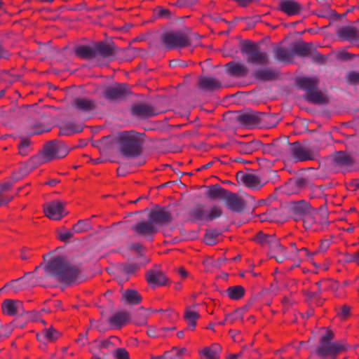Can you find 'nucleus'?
<instances>
[{
    "label": "nucleus",
    "instance_id": "nucleus-1",
    "mask_svg": "<svg viewBox=\"0 0 359 359\" xmlns=\"http://www.w3.org/2000/svg\"><path fill=\"white\" fill-rule=\"evenodd\" d=\"M44 271L46 277L67 285L77 284L83 280L80 268L69 263L62 256L51 259L44 266Z\"/></svg>",
    "mask_w": 359,
    "mask_h": 359
},
{
    "label": "nucleus",
    "instance_id": "nucleus-2",
    "mask_svg": "<svg viewBox=\"0 0 359 359\" xmlns=\"http://www.w3.org/2000/svg\"><path fill=\"white\" fill-rule=\"evenodd\" d=\"M119 154L124 158L130 159L140 156L143 151L144 134L135 130L118 132L114 137Z\"/></svg>",
    "mask_w": 359,
    "mask_h": 359
},
{
    "label": "nucleus",
    "instance_id": "nucleus-3",
    "mask_svg": "<svg viewBox=\"0 0 359 359\" xmlns=\"http://www.w3.org/2000/svg\"><path fill=\"white\" fill-rule=\"evenodd\" d=\"M283 145L285 152L284 158L294 163L318 161L320 158L322 147L317 140L310 144H302L298 141L290 143L287 138L284 140Z\"/></svg>",
    "mask_w": 359,
    "mask_h": 359
},
{
    "label": "nucleus",
    "instance_id": "nucleus-4",
    "mask_svg": "<svg viewBox=\"0 0 359 359\" xmlns=\"http://www.w3.org/2000/svg\"><path fill=\"white\" fill-rule=\"evenodd\" d=\"M190 34L189 27L165 32L161 35L160 42L162 47L168 50L182 48L191 45Z\"/></svg>",
    "mask_w": 359,
    "mask_h": 359
},
{
    "label": "nucleus",
    "instance_id": "nucleus-5",
    "mask_svg": "<svg viewBox=\"0 0 359 359\" xmlns=\"http://www.w3.org/2000/svg\"><path fill=\"white\" fill-rule=\"evenodd\" d=\"M240 48L248 64L267 65L270 62L269 54L263 50L257 43L244 40L240 43Z\"/></svg>",
    "mask_w": 359,
    "mask_h": 359
},
{
    "label": "nucleus",
    "instance_id": "nucleus-6",
    "mask_svg": "<svg viewBox=\"0 0 359 359\" xmlns=\"http://www.w3.org/2000/svg\"><path fill=\"white\" fill-rule=\"evenodd\" d=\"M353 157L345 151H338L326 157L320 163V167H325L330 173L345 172L354 164Z\"/></svg>",
    "mask_w": 359,
    "mask_h": 359
},
{
    "label": "nucleus",
    "instance_id": "nucleus-7",
    "mask_svg": "<svg viewBox=\"0 0 359 359\" xmlns=\"http://www.w3.org/2000/svg\"><path fill=\"white\" fill-rule=\"evenodd\" d=\"M222 215V208L217 205H212L206 210L203 205L198 204L189 212L190 220L194 223L212 222Z\"/></svg>",
    "mask_w": 359,
    "mask_h": 359
},
{
    "label": "nucleus",
    "instance_id": "nucleus-8",
    "mask_svg": "<svg viewBox=\"0 0 359 359\" xmlns=\"http://www.w3.org/2000/svg\"><path fill=\"white\" fill-rule=\"evenodd\" d=\"M288 210L295 221L303 220L304 223L309 224V226L315 222L316 210L309 203L304 200L292 203L288 206Z\"/></svg>",
    "mask_w": 359,
    "mask_h": 359
},
{
    "label": "nucleus",
    "instance_id": "nucleus-9",
    "mask_svg": "<svg viewBox=\"0 0 359 359\" xmlns=\"http://www.w3.org/2000/svg\"><path fill=\"white\" fill-rule=\"evenodd\" d=\"M291 48L292 57H309L318 64H322L325 61V56L318 52L311 43L299 41L293 43Z\"/></svg>",
    "mask_w": 359,
    "mask_h": 359
},
{
    "label": "nucleus",
    "instance_id": "nucleus-10",
    "mask_svg": "<svg viewBox=\"0 0 359 359\" xmlns=\"http://www.w3.org/2000/svg\"><path fill=\"white\" fill-rule=\"evenodd\" d=\"M345 348V345L341 341L332 342L320 339L316 353L323 358L331 357V359H335L337 355Z\"/></svg>",
    "mask_w": 359,
    "mask_h": 359
},
{
    "label": "nucleus",
    "instance_id": "nucleus-11",
    "mask_svg": "<svg viewBox=\"0 0 359 359\" xmlns=\"http://www.w3.org/2000/svg\"><path fill=\"white\" fill-rule=\"evenodd\" d=\"M114 340H118L115 336H111L109 339L103 341L97 339L94 340L90 344L89 352L93 355V359H107L108 355L102 351V349L112 350L114 348L116 344Z\"/></svg>",
    "mask_w": 359,
    "mask_h": 359
},
{
    "label": "nucleus",
    "instance_id": "nucleus-12",
    "mask_svg": "<svg viewBox=\"0 0 359 359\" xmlns=\"http://www.w3.org/2000/svg\"><path fill=\"white\" fill-rule=\"evenodd\" d=\"M44 152L50 161L65 157L69 149L60 140H54L46 142L43 147Z\"/></svg>",
    "mask_w": 359,
    "mask_h": 359
},
{
    "label": "nucleus",
    "instance_id": "nucleus-13",
    "mask_svg": "<svg viewBox=\"0 0 359 359\" xmlns=\"http://www.w3.org/2000/svg\"><path fill=\"white\" fill-rule=\"evenodd\" d=\"M131 230L135 236L148 241H152L154 236L158 232V228L148 218L147 220H142L132 226Z\"/></svg>",
    "mask_w": 359,
    "mask_h": 359
},
{
    "label": "nucleus",
    "instance_id": "nucleus-14",
    "mask_svg": "<svg viewBox=\"0 0 359 359\" xmlns=\"http://www.w3.org/2000/svg\"><path fill=\"white\" fill-rule=\"evenodd\" d=\"M66 203L60 201H52L43 205L45 215L52 220H60L67 212L65 211Z\"/></svg>",
    "mask_w": 359,
    "mask_h": 359
},
{
    "label": "nucleus",
    "instance_id": "nucleus-15",
    "mask_svg": "<svg viewBox=\"0 0 359 359\" xmlns=\"http://www.w3.org/2000/svg\"><path fill=\"white\" fill-rule=\"evenodd\" d=\"M72 107L81 116H88L97 109V102L86 97H77L72 102Z\"/></svg>",
    "mask_w": 359,
    "mask_h": 359
},
{
    "label": "nucleus",
    "instance_id": "nucleus-16",
    "mask_svg": "<svg viewBox=\"0 0 359 359\" xmlns=\"http://www.w3.org/2000/svg\"><path fill=\"white\" fill-rule=\"evenodd\" d=\"M149 219L158 229L160 226L168 225L172 222L171 212L167 208H161L152 210Z\"/></svg>",
    "mask_w": 359,
    "mask_h": 359
},
{
    "label": "nucleus",
    "instance_id": "nucleus-17",
    "mask_svg": "<svg viewBox=\"0 0 359 359\" xmlns=\"http://www.w3.org/2000/svg\"><path fill=\"white\" fill-rule=\"evenodd\" d=\"M96 58H102L111 60L115 55L120 50L115 44L106 41H98L95 43Z\"/></svg>",
    "mask_w": 359,
    "mask_h": 359
},
{
    "label": "nucleus",
    "instance_id": "nucleus-18",
    "mask_svg": "<svg viewBox=\"0 0 359 359\" xmlns=\"http://www.w3.org/2000/svg\"><path fill=\"white\" fill-rule=\"evenodd\" d=\"M129 93V89L126 84L117 83L108 86L104 91L103 96L110 102H116L123 99Z\"/></svg>",
    "mask_w": 359,
    "mask_h": 359
},
{
    "label": "nucleus",
    "instance_id": "nucleus-19",
    "mask_svg": "<svg viewBox=\"0 0 359 359\" xmlns=\"http://www.w3.org/2000/svg\"><path fill=\"white\" fill-rule=\"evenodd\" d=\"M223 201L226 207L232 212H242L245 208L243 199L236 194L228 190Z\"/></svg>",
    "mask_w": 359,
    "mask_h": 359
},
{
    "label": "nucleus",
    "instance_id": "nucleus-20",
    "mask_svg": "<svg viewBox=\"0 0 359 359\" xmlns=\"http://www.w3.org/2000/svg\"><path fill=\"white\" fill-rule=\"evenodd\" d=\"M131 114L138 118H147L158 114L156 109L151 104L140 102L134 104L131 108Z\"/></svg>",
    "mask_w": 359,
    "mask_h": 359
},
{
    "label": "nucleus",
    "instance_id": "nucleus-21",
    "mask_svg": "<svg viewBox=\"0 0 359 359\" xmlns=\"http://www.w3.org/2000/svg\"><path fill=\"white\" fill-rule=\"evenodd\" d=\"M2 311L8 316H23L27 313L23 303L20 300H14L11 299H5L2 304Z\"/></svg>",
    "mask_w": 359,
    "mask_h": 359
},
{
    "label": "nucleus",
    "instance_id": "nucleus-22",
    "mask_svg": "<svg viewBox=\"0 0 359 359\" xmlns=\"http://www.w3.org/2000/svg\"><path fill=\"white\" fill-rule=\"evenodd\" d=\"M236 178L239 182H242L246 187L252 189H259L263 186L259 177L252 173L238 171L236 173Z\"/></svg>",
    "mask_w": 359,
    "mask_h": 359
},
{
    "label": "nucleus",
    "instance_id": "nucleus-23",
    "mask_svg": "<svg viewBox=\"0 0 359 359\" xmlns=\"http://www.w3.org/2000/svg\"><path fill=\"white\" fill-rule=\"evenodd\" d=\"M225 71L230 76L243 78L248 75L249 69L242 62L231 61L225 65Z\"/></svg>",
    "mask_w": 359,
    "mask_h": 359
},
{
    "label": "nucleus",
    "instance_id": "nucleus-24",
    "mask_svg": "<svg viewBox=\"0 0 359 359\" xmlns=\"http://www.w3.org/2000/svg\"><path fill=\"white\" fill-rule=\"evenodd\" d=\"M198 86L203 91L212 92L222 88L221 81L210 76H201L198 78Z\"/></svg>",
    "mask_w": 359,
    "mask_h": 359
},
{
    "label": "nucleus",
    "instance_id": "nucleus-25",
    "mask_svg": "<svg viewBox=\"0 0 359 359\" xmlns=\"http://www.w3.org/2000/svg\"><path fill=\"white\" fill-rule=\"evenodd\" d=\"M263 116H265L264 113L250 111L239 114L237 116V120L246 126H252L259 123Z\"/></svg>",
    "mask_w": 359,
    "mask_h": 359
},
{
    "label": "nucleus",
    "instance_id": "nucleus-26",
    "mask_svg": "<svg viewBox=\"0 0 359 359\" xmlns=\"http://www.w3.org/2000/svg\"><path fill=\"white\" fill-rule=\"evenodd\" d=\"M283 141L282 140H276L271 144H263L260 146L259 149L265 154H271L274 156L284 157L285 156Z\"/></svg>",
    "mask_w": 359,
    "mask_h": 359
},
{
    "label": "nucleus",
    "instance_id": "nucleus-27",
    "mask_svg": "<svg viewBox=\"0 0 359 359\" xmlns=\"http://www.w3.org/2000/svg\"><path fill=\"white\" fill-rule=\"evenodd\" d=\"M302 9V5L294 0H282L278 7V10L284 12L287 15H298Z\"/></svg>",
    "mask_w": 359,
    "mask_h": 359
},
{
    "label": "nucleus",
    "instance_id": "nucleus-28",
    "mask_svg": "<svg viewBox=\"0 0 359 359\" xmlns=\"http://www.w3.org/2000/svg\"><path fill=\"white\" fill-rule=\"evenodd\" d=\"M252 76L260 81H273L278 79V72L270 67L259 68L253 72Z\"/></svg>",
    "mask_w": 359,
    "mask_h": 359
},
{
    "label": "nucleus",
    "instance_id": "nucleus-29",
    "mask_svg": "<svg viewBox=\"0 0 359 359\" xmlns=\"http://www.w3.org/2000/svg\"><path fill=\"white\" fill-rule=\"evenodd\" d=\"M75 55L84 60H91L96 58L95 43L89 45H78L74 48Z\"/></svg>",
    "mask_w": 359,
    "mask_h": 359
},
{
    "label": "nucleus",
    "instance_id": "nucleus-30",
    "mask_svg": "<svg viewBox=\"0 0 359 359\" xmlns=\"http://www.w3.org/2000/svg\"><path fill=\"white\" fill-rule=\"evenodd\" d=\"M146 278L147 282L153 286L165 285L168 281L164 273L160 270L151 269L148 271Z\"/></svg>",
    "mask_w": 359,
    "mask_h": 359
},
{
    "label": "nucleus",
    "instance_id": "nucleus-31",
    "mask_svg": "<svg viewBox=\"0 0 359 359\" xmlns=\"http://www.w3.org/2000/svg\"><path fill=\"white\" fill-rule=\"evenodd\" d=\"M337 36L342 41H356L359 38V31L353 26H342L337 31Z\"/></svg>",
    "mask_w": 359,
    "mask_h": 359
},
{
    "label": "nucleus",
    "instance_id": "nucleus-32",
    "mask_svg": "<svg viewBox=\"0 0 359 359\" xmlns=\"http://www.w3.org/2000/svg\"><path fill=\"white\" fill-rule=\"evenodd\" d=\"M313 185L311 180L309 177L293 178L288 183L289 188L294 193H298L305 189L311 188Z\"/></svg>",
    "mask_w": 359,
    "mask_h": 359
},
{
    "label": "nucleus",
    "instance_id": "nucleus-33",
    "mask_svg": "<svg viewBox=\"0 0 359 359\" xmlns=\"http://www.w3.org/2000/svg\"><path fill=\"white\" fill-rule=\"evenodd\" d=\"M234 144L239 152L245 154H250L259 149L260 146H262V142L258 140L248 142L235 141Z\"/></svg>",
    "mask_w": 359,
    "mask_h": 359
},
{
    "label": "nucleus",
    "instance_id": "nucleus-34",
    "mask_svg": "<svg viewBox=\"0 0 359 359\" xmlns=\"http://www.w3.org/2000/svg\"><path fill=\"white\" fill-rule=\"evenodd\" d=\"M273 54L275 60L278 62H284L289 64L292 62V48L290 50L282 47L276 46L273 49Z\"/></svg>",
    "mask_w": 359,
    "mask_h": 359
},
{
    "label": "nucleus",
    "instance_id": "nucleus-35",
    "mask_svg": "<svg viewBox=\"0 0 359 359\" xmlns=\"http://www.w3.org/2000/svg\"><path fill=\"white\" fill-rule=\"evenodd\" d=\"M227 191V189H224L219 184H215L208 187L205 196L210 201H216L218 199L223 201Z\"/></svg>",
    "mask_w": 359,
    "mask_h": 359
},
{
    "label": "nucleus",
    "instance_id": "nucleus-36",
    "mask_svg": "<svg viewBox=\"0 0 359 359\" xmlns=\"http://www.w3.org/2000/svg\"><path fill=\"white\" fill-rule=\"evenodd\" d=\"M58 127L60 128L59 135L70 136L83 130L81 126L70 121L62 122Z\"/></svg>",
    "mask_w": 359,
    "mask_h": 359
},
{
    "label": "nucleus",
    "instance_id": "nucleus-37",
    "mask_svg": "<svg viewBox=\"0 0 359 359\" xmlns=\"http://www.w3.org/2000/svg\"><path fill=\"white\" fill-rule=\"evenodd\" d=\"M130 320V314L127 311L115 313L109 319V323L114 327L120 329Z\"/></svg>",
    "mask_w": 359,
    "mask_h": 359
},
{
    "label": "nucleus",
    "instance_id": "nucleus-38",
    "mask_svg": "<svg viewBox=\"0 0 359 359\" xmlns=\"http://www.w3.org/2000/svg\"><path fill=\"white\" fill-rule=\"evenodd\" d=\"M318 81L314 77H301L297 80V86L309 93L313 90H316L318 86Z\"/></svg>",
    "mask_w": 359,
    "mask_h": 359
},
{
    "label": "nucleus",
    "instance_id": "nucleus-39",
    "mask_svg": "<svg viewBox=\"0 0 359 359\" xmlns=\"http://www.w3.org/2000/svg\"><path fill=\"white\" fill-rule=\"evenodd\" d=\"M60 337V332L53 327L43 329L40 334L36 335L37 339L45 343V340L48 341H54Z\"/></svg>",
    "mask_w": 359,
    "mask_h": 359
},
{
    "label": "nucleus",
    "instance_id": "nucleus-40",
    "mask_svg": "<svg viewBox=\"0 0 359 359\" xmlns=\"http://www.w3.org/2000/svg\"><path fill=\"white\" fill-rule=\"evenodd\" d=\"M17 282H23L27 288L35 287L39 283V278L34 275V272H27L23 277L13 280L11 284Z\"/></svg>",
    "mask_w": 359,
    "mask_h": 359
},
{
    "label": "nucleus",
    "instance_id": "nucleus-41",
    "mask_svg": "<svg viewBox=\"0 0 359 359\" xmlns=\"http://www.w3.org/2000/svg\"><path fill=\"white\" fill-rule=\"evenodd\" d=\"M304 99L313 104H323L327 103L325 96L318 90H313L309 93L304 95Z\"/></svg>",
    "mask_w": 359,
    "mask_h": 359
},
{
    "label": "nucleus",
    "instance_id": "nucleus-42",
    "mask_svg": "<svg viewBox=\"0 0 359 359\" xmlns=\"http://www.w3.org/2000/svg\"><path fill=\"white\" fill-rule=\"evenodd\" d=\"M225 293L231 299L239 300L243 297L245 289L241 285H233L228 287Z\"/></svg>",
    "mask_w": 359,
    "mask_h": 359
},
{
    "label": "nucleus",
    "instance_id": "nucleus-43",
    "mask_svg": "<svg viewBox=\"0 0 359 359\" xmlns=\"http://www.w3.org/2000/svg\"><path fill=\"white\" fill-rule=\"evenodd\" d=\"M123 299L126 302L131 305H137L142 301L140 293L135 290H127L123 294Z\"/></svg>",
    "mask_w": 359,
    "mask_h": 359
},
{
    "label": "nucleus",
    "instance_id": "nucleus-44",
    "mask_svg": "<svg viewBox=\"0 0 359 359\" xmlns=\"http://www.w3.org/2000/svg\"><path fill=\"white\" fill-rule=\"evenodd\" d=\"M48 162H50V161L47 158L46 154L44 152V150L43 149L41 153H39V154L30 158L27 161V165L28 166L31 167V169L34 170L38 166L46 163Z\"/></svg>",
    "mask_w": 359,
    "mask_h": 359
},
{
    "label": "nucleus",
    "instance_id": "nucleus-45",
    "mask_svg": "<svg viewBox=\"0 0 359 359\" xmlns=\"http://www.w3.org/2000/svg\"><path fill=\"white\" fill-rule=\"evenodd\" d=\"M276 238L275 234H266L259 231L256 234L255 240L262 247H267L269 248Z\"/></svg>",
    "mask_w": 359,
    "mask_h": 359
},
{
    "label": "nucleus",
    "instance_id": "nucleus-46",
    "mask_svg": "<svg viewBox=\"0 0 359 359\" xmlns=\"http://www.w3.org/2000/svg\"><path fill=\"white\" fill-rule=\"evenodd\" d=\"M200 318V314L191 310L190 308H187L184 314V318L188 324L190 330H193L196 325V320Z\"/></svg>",
    "mask_w": 359,
    "mask_h": 359
},
{
    "label": "nucleus",
    "instance_id": "nucleus-47",
    "mask_svg": "<svg viewBox=\"0 0 359 359\" xmlns=\"http://www.w3.org/2000/svg\"><path fill=\"white\" fill-rule=\"evenodd\" d=\"M222 234V231L217 229H207L204 236V242L208 245L217 243V237Z\"/></svg>",
    "mask_w": 359,
    "mask_h": 359
},
{
    "label": "nucleus",
    "instance_id": "nucleus-48",
    "mask_svg": "<svg viewBox=\"0 0 359 359\" xmlns=\"http://www.w3.org/2000/svg\"><path fill=\"white\" fill-rule=\"evenodd\" d=\"M73 229L76 233L87 232L93 229L90 223V219H80L73 226Z\"/></svg>",
    "mask_w": 359,
    "mask_h": 359
},
{
    "label": "nucleus",
    "instance_id": "nucleus-49",
    "mask_svg": "<svg viewBox=\"0 0 359 359\" xmlns=\"http://www.w3.org/2000/svg\"><path fill=\"white\" fill-rule=\"evenodd\" d=\"M30 145L31 141L28 138H22L18 146L19 154L23 156L28 155V154L31 151Z\"/></svg>",
    "mask_w": 359,
    "mask_h": 359
},
{
    "label": "nucleus",
    "instance_id": "nucleus-50",
    "mask_svg": "<svg viewBox=\"0 0 359 359\" xmlns=\"http://www.w3.org/2000/svg\"><path fill=\"white\" fill-rule=\"evenodd\" d=\"M270 250V255L273 254H278L283 252H287V249L283 247L280 243V240L278 238H276L274 241L271 244V246L269 248Z\"/></svg>",
    "mask_w": 359,
    "mask_h": 359
},
{
    "label": "nucleus",
    "instance_id": "nucleus-51",
    "mask_svg": "<svg viewBox=\"0 0 359 359\" xmlns=\"http://www.w3.org/2000/svg\"><path fill=\"white\" fill-rule=\"evenodd\" d=\"M156 15L159 18H165V19H170L172 17V12L166 8L164 7H157L155 10Z\"/></svg>",
    "mask_w": 359,
    "mask_h": 359
},
{
    "label": "nucleus",
    "instance_id": "nucleus-52",
    "mask_svg": "<svg viewBox=\"0 0 359 359\" xmlns=\"http://www.w3.org/2000/svg\"><path fill=\"white\" fill-rule=\"evenodd\" d=\"M116 359H130L129 353L125 348H118L113 352Z\"/></svg>",
    "mask_w": 359,
    "mask_h": 359
},
{
    "label": "nucleus",
    "instance_id": "nucleus-53",
    "mask_svg": "<svg viewBox=\"0 0 359 359\" xmlns=\"http://www.w3.org/2000/svg\"><path fill=\"white\" fill-rule=\"evenodd\" d=\"M13 330V327L11 325H2L1 327L0 328V339L1 340H4L5 339L8 338L12 331Z\"/></svg>",
    "mask_w": 359,
    "mask_h": 359
},
{
    "label": "nucleus",
    "instance_id": "nucleus-54",
    "mask_svg": "<svg viewBox=\"0 0 359 359\" xmlns=\"http://www.w3.org/2000/svg\"><path fill=\"white\" fill-rule=\"evenodd\" d=\"M137 268L138 266L137 264L130 263H124L120 266V269L127 274H131L134 273Z\"/></svg>",
    "mask_w": 359,
    "mask_h": 359
},
{
    "label": "nucleus",
    "instance_id": "nucleus-55",
    "mask_svg": "<svg viewBox=\"0 0 359 359\" xmlns=\"http://www.w3.org/2000/svg\"><path fill=\"white\" fill-rule=\"evenodd\" d=\"M75 231L73 228L72 229H67L65 231L62 232L59 235V238L63 242H68L69 240L74 237Z\"/></svg>",
    "mask_w": 359,
    "mask_h": 359
},
{
    "label": "nucleus",
    "instance_id": "nucleus-56",
    "mask_svg": "<svg viewBox=\"0 0 359 359\" xmlns=\"http://www.w3.org/2000/svg\"><path fill=\"white\" fill-rule=\"evenodd\" d=\"M347 81L349 83L355 84L359 83V72H350L346 75Z\"/></svg>",
    "mask_w": 359,
    "mask_h": 359
},
{
    "label": "nucleus",
    "instance_id": "nucleus-57",
    "mask_svg": "<svg viewBox=\"0 0 359 359\" xmlns=\"http://www.w3.org/2000/svg\"><path fill=\"white\" fill-rule=\"evenodd\" d=\"M208 359H219V355L216 354L212 350L208 347H205L201 352Z\"/></svg>",
    "mask_w": 359,
    "mask_h": 359
},
{
    "label": "nucleus",
    "instance_id": "nucleus-58",
    "mask_svg": "<svg viewBox=\"0 0 359 359\" xmlns=\"http://www.w3.org/2000/svg\"><path fill=\"white\" fill-rule=\"evenodd\" d=\"M243 316V313L241 311H236L231 314H229L226 316L225 320H230L231 323H233L238 318L242 319Z\"/></svg>",
    "mask_w": 359,
    "mask_h": 359
},
{
    "label": "nucleus",
    "instance_id": "nucleus-59",
    "mask_svg": "<svg viewBox=\"0 0 359 359\" xmlns=\"http://www.w3.org/2000/svg\"><path fill=\"white\" fill-rule=\"evenodd\" d=\"M334 332L332 330L327 329L326 331V333L323 336H322L320 339L324 340L326 341H332L334 339Z\"/></svg>",
    "mask_w": 359,
    "mask_h": 359
},
{
    "label": "nucleus",
    "instance_id": "nucleus-60",
    "mask_svg": "<svg viewBox=\"0 0 359 359\" xmlns=\"http://www.w3.org/2000/svg\"><path fill=\"white\" fill-rule=\"evenodd\" d=\"M271 257L276 259L278 263H282L287 258V252H283L278 254H273Z\"/></svg>",
    "mask_w": 359,
    "mask_h": 359
},
{
    "label": "nucleus",
    "instance_id": "nucleus-61",
    "mask_svg": "<svg viewBox=\"0 0 359 359\" xmlns=\"http://www.w3.org/2000/svg\"><path fill=\"white\" fill-rule=\"evenodd\" d=\"M128 249L137 252H141L144 249V246L140 243H133L128 245Z\"/></svg>",
    "mask_w": 359,
    "mask_h": 359
},
{
    "label": "nucleus",
    "instance_id": "nucleus-62",
    "mask_svg": "<svg viewBox=\"0 0 359 359\" xmlns=\"http://www.w3.org/2000/svg\"><path fill=\"white\" fill-rule=\"evenodd\" d=\"M13 186V183L11 182H6L4 184H0V195H2L5 191L11 189Z\"/></svg>",
    "mask_w": 359,
    "mask_h": 359
},
{
    "label": "nucleus",
    "instance_id": "nucleus-63",
    "mask_svg": "<svg viewBox=\"0 0 359 359\" xmlns=\"http://www.w3.org/2000/svg\"><path fill=\"white\" fill-rule=\"evenodd\" d=\"M10 56L9 52L4 47L0 41V60L2 58L8 59Z\"/></svg>",
    "mask_w": 359,
    "mask_h": 359
},
{
    "label": "nucleus",
    "instance_id": "nucleus-64",
    "mask_svg": "<svg viewBox=\"0 0 359 359\" xmlns=\"http://www.w3.org/2000/svg\"><path fill=\"white\" fill-rule=\"evenodd\" d=\"M32 170V169H31V167L30 166H28L27 165V162L26 163L25 165H24L23 166H22L20 168V174L21 175V176H26L27 175H28L31 171Z\"/></svg>",
    "mask_w": 359,
    "mask_h": 359
}]
</instances>
